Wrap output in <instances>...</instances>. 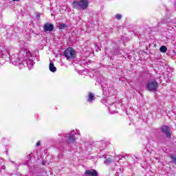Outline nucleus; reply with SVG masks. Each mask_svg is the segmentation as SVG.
Masks as SVG:
<instances>
[{"label": "nucleus", "mask_w": 176, "mask_h": 176, "mask_svg": "<svg viewBox=\"0 0 176 176\" xmlns=\"http://www.w3.org/2000/svg\"><path fill=\"white\" fill-rule=\"evenodd\" d=\"M26 50L27 48L25 47V45H21V51L19 52V54H15L11 56L10 60L12 61L13 65H20L23 64L24 61V56L25 55V54H24V52H26Z\"/></svg>", "instance_id": "nucleus-1"}, {"label": "nucleus", "mask_w": 176, "mask_h": 176, "mask_svg": "<svg viewBox=\"0 0 176 176\" xmlns=\"http://www.w3.org/2000/svg\"><path fill=\"white\" fill-rule=\"evenodd\" d=\"M25 56L23 57V61L22 63L24 65V63L27 64L28 68L31 69L34 67V60H32V55L30 51L27 50L23 52Z\"/></svg>", "instance_id": "nucleus-2"}, {"label": "nucleus", "mask_w": 176, "mask_h": 176, "mask_svg": "<svg viewBox=\"0 0 176 176\" xmlns=\"http://www.w3.org/2000/svg\"><path fill=\"white\" fill-rule=\"evenodd\" d=\"M74 9H78V10H86L87 6H89V0H80L74 1L72 3Z\"/></svg>", "instance_id": "nucleus-3"}, {"label": "nucleus", "mask_w": 176, "mask_h": 176, "mask_svg": "<svg viewBox=\"0 0 176 176\" xmlns=\"http://www.w3.org/2000/svg\"><path fill=\"white\" fill-rule=\"evenodd\" d=\"M157 79H160V77H157L154 81H149L146 84V88L148 90V91H152L153 93L157 91V87H159V83L156 82Z\"/></svg>", "instance_id": "nucleus-4"}, {"label": "nucleus", "mask_w": 176, "mask_h": 176, "mask_svg": "<svg viewBox=\"0 0 176 176\" xmlns=\"http://www.w3.org/2000/svg\"><path fill=\"white\" fill-rule=\"evenodd\" d=\"M0 56H1V57H0V64L2 65V64H5L6 58H9V57H10V54H9L8 49L1 47L0 49Z\"/></svg>", "instance_id": "nucleus-5"}, {"label": "nucleus", "mask_w": 176, "mask_h": 176, "mask_svg": "<svg viewBox=\"0 0 176 176\" xmlns=\"http://www.w3.org/2000/svg\"><path fill=\"white\" fill-rule=\"evenodd\" d=\"M76 52L72 47H68L64 52V55L67 60H74L75 58Z\"/></svg>", "instance_id": "nucleus-6"}, {"label": "nucleus", "mask_w": 176, "mask_h": 176, "mask_svg": "<svg viewBox=\"0 0 176 176\" xmlns=\"http://www.w3.org/2000/svg\"><path fill=\"white\" fill-rule=\"evenodd\" d=\"M80 133H76L74 130L70 132L69 133L65 134L64 136L65 138H68L69 144H75L76 139L75 138V135H79Z\"/></svg>", "instance_id": "nucleus-7"}, {"label": "nucleus", "mask_w": 176, "mask_h": 176, "mask_svg": "<svg viewBox=\"0 0 176 176\" xmlns=\"http://www.w3.org/2000/svg\"><path fill=\"white\" fill-rule=\"evenodd\" d=\"M54 30V25L52 23H46L43 25V31L44 32H52Z\"/></svg>", "instance_id": "nucleus-8"}, {"label": "nucleus", "mask_w": 176, "mask_h": 176, "mask_svg": "<svg viewBox=\"0 0 176 176\" xmlns=\"http://www.w3.org/2000/svg\"><path fill=\"white\" fill-rule=\"evenodd\" d=\"M85 176H98V172L94 169L87 170L85 172Z\"/></svg>", "instance_id": "nucleus-9"}, {"label": "nucleus", "mask_w": 176, "mask_h": 176, "mask_svg": "<svg viewBox=\"0 0 176 176\" xmlns=\"http://www.w3.org/2000/svg\"><path fill=\"white\" fill-rule=\"evenodd\" d=\"M163 24H167L168 25H173V24H176V19L171 20L170 18H164L162 20Z\"/></svg>", "instance_id": "nucleus-10"}, {"label": "nucleus", "mask_w": 176, "mask_h": 176, "mask_svg": "<svg viewBox=\"0 0 176 176\" xmlns=\"http://www.w3.org/2000/svg\"><path fill=\"white\" fill-rule=\"evenodd\" d=\"M161 130L162 133H164L166 135L168 138H171V133L168 132V127L166 125L162 126Z\"/></svg>", "instance_id": "nucleus-11"}, {"label": "nucleus", "mask_w": 176, "mask_h": 176, "mask_svg": "<svg viewBox=\"0 0 176 176\" xmlns=\"http://www.w3.org/2000/svg\"><path fill=\"white\" fill-rule=\"evenodd\" d=\"M49 68L51 72H56L57 71V68L54 67V63L52 60L50 62Z\"/></svg>", "instance_id": "nucleus-12"}, {"label": "nucleus", "mask_w": 176, "mask_h": 176, "mask_svg": "<svg viewBox=\"0 0 176 176\" xmlns=\"http://www.w3.org/2000/svg\"><path fill=\"white\" fill-rule=\"evenodd\" d=\"M94 100H96V96H94L93 94L89 93L88 94V98H87L88 102H91V101H94Z\"/></svg>", "instance_id": "nucleus-13"}, {"label": "nucleus", "mask_w": 176, "mask_h": 176, "mask_svg": "<svg viewBox=\"0 0 176 176\" xmlns=\"http://www.w3.org/2000/svg\"><path fill=\"white\" fill-rule=\"evenodd\" d=\"M160 51L161 53H166V52H167V47L164 45L161 46Z\"/></svg>", "instance_id": "nucleus-14"}, {"label": "nucleus", "mask_w": 176, "mask_h": 176, "mask_svg": "<svg viewBox=\"0 0 176 176\" xmlns=\"http://www.w3.org/2000/svg\"><path fill=\"white\" fill-rule=\"evenodd\" d=\"M111 163H112V160L111 158H108L104 160V164L107 166H108V164H111Z\"/></svg>", "instance_id": "nucleus-15"}, {"label": "nucleus", "mask_w": 176, "mask_h": 176, "mask_svg": "<svg viewBox=\"0 0 176 176\" xmlns=\"http://www.w3.org/2000/svg\"><path fill=\"white\" fill-rule=\"evenodd\" d=\"M116 19H117V20H120L122 19V14H118L116 15Z\"/></svg>", "instance_id": "nucleus-16"}, {"label": "nucleus", "mask_w": 176, "mask_h": 176, "mask_svg": "<svg viewBox=\"0 0 176 176\" xmlns=\"http://www.w3.org/2000/svg\"><path fill=\"white\" fill-rule=\"evenodd\" d=\"M64 27H65V24H64V23H60L59 25V29L60 30H63V28H64Z\"/></svg>", "instance_id": "nucleus-17"}, {"label": "nucleus", "mask_w": 176, "mask_h": 176, "mask_svg": "<svg viewBox=\"0 0 176 176\" xmlns=\"http://www.w3.org/2000/svg\"><path fill=\"white\" fill-rule=\"evenodd\" d=\"M171 56H172V57H174L175 58H176V52L173 51L171 52Z\"/></svg>", "instance_id": "nucleus-18"}, {"label": "nucleus", "mask_w": 176, "mask_h": 176, "mask_svg": "<svg viewBox=\"0 0 176 176\" xmlns=\"http://www.w3.org/2000/svg\"><path fill=\"white\" fill-rule=\"evenodd\" d=\"M172 43H173V45H176V41L175 40H173L172 41Z\"/></svg>", "instance_id": "nucleus-19"}, {"label": "nucleus", "mask_w": 176, "mask_h": 176, "mask_svg": "<svg viewBox=\"0 0 176 176\" xmlns=\"http://www.w3.org/2000/svg\"><path fill=\"white\" fill-rule=\"evenodd\" d=\"M36 145V146H41V142H38Z\"/></svg>", "instance_id": "nucleus-20"}, {"label": "nucleus", "mask_w": 176, "mask_h": 176, "mask_svg": "<svg viewBox=\"0 0 176 176\" xmlns=\"http://www.w3.org/2000/svg\"><path fill=\"white\" fill-rule=\"evenodd\" d=\"M36 16H37L38 18L41 17V13L37 12V13H36Z\"/></svg>", "instance_id": "nucleus-21"}, {"label": "nucleus", "mask_w": 176, "mask_h": 176, "mask_svg": "<svg viewBox=\"0 0 176 176\" xmlns=\"http://www.w3.org/2000/svg\"><path fill=\"white\" fill-rule=\"evenodd\" d=\"M31 154H29L28 156V159H31Z\"/></svg>", "instance_id": "nucleus-22"}, {"label": "nucleus", "mask_w": 176, "mask_h": 176, "mask_svg": "<svg viewBox=\"0 0 176 176\" xmlns=\"http://www.w3.org/2000/svg\"><path fill=\"white\" fill-rule=\"evenodd\" d=\"M119 174H120V172H117V173H116V176H119Z\"/></svg>", "instance_id": "nucleus-23"}, {"label": "nucleus", "mask_w": 176, "mask_h": 176, "mask_svg": "<svg viewBox=\"0 0 176 176\" xmlns=\"http://www.w3.org/2000/svg\"><path fill=\"white\" fill-rule=\"evenodd\" d=\"M135 159H136V160H138V157H137V156L134 155Z\"/></svg>", "instance_id": "nucleus-24"}, {"label": "nucleus", "mask_w": 176, "mask_h": 176, "mask_svg": "<svg viewBox=\"0 0 176 176\" xmlns=\"http://www.w3.org/2000/svg\"><path fill=\"white\" fill-rule=\"evenodd\" d=\"M14 2H19V1H20V0H12Z\"/></svg>", "instance_id": "nucleus-25"}, {"label": "nucleus", "mask_w": 176, "mask_h": 176, "mask_svg": "<svg viewBox=\"0 0 176 176\" xmlns=\"http://www.w3.org/2000/svg\"><path fill=\"white\" fill-rule=\"evenodd\" d=\"M119 157H124L123 155H120Z\"/></svg>", "instance_id": "nucleus-26"}, {"label": "nucleus", "mask_w": 176, "mask_h": 176, "mask_svg": "<svg viewBox=\"0 0 176 176\" xmlns=\"http://www.w3.org/2000/svg\"><path fill=\"white\" fill-rule=\"evenodd\" d=\"M173 160H176V157H173Z\"/></svg>", "instance_id": "nucleus-27"}, {"label": "nucleus", "mask_w": 176, "mask_h": 176, "mask_svg": "<svg viewBox=\"0 0 176 176\" xmlns=\"http://www.w3.org/2000/svg\"><path fill=\"white\" fill-rule=\"evenodd\" d=\"M1 168H3V170H5V166H2Z\"/></svg>", "instance_id": "nucleus-28"}]
</instances>
